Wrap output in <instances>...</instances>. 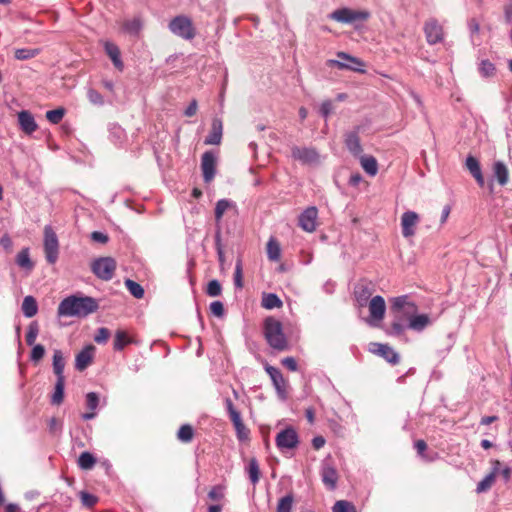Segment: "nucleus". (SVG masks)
Returning a JSON list of instances; mask_svg holds the SVG:
<instances>
[{
  "label": "nucleus",
  "mask_w": 512,
  "mask_h": 512,
  "mask_svg": "<svg viewBox=\"0 0 512 512\" xmlns=\"http://www.w3.org/2000/svg\"><path fill=\"white\" fill-rule=\"evenodd\" d=\"M222 139V122L219 119H214L212 128L209 135L205 139L207 145H218Z\"/></svg>",
  "instance_id": "5701e85b"
},
{
  "label": "nucleus",
  "mask_w": 512,
  "mask_h": 512,
  "mask_svg": "<svg viewBox=\"0 0 512 512\" xmlns=\"http://www.w3.org/2000/svg\"><path fill=\"white\" fill-rule=\"evenodd\" d=\"M44 355H45L44 346L41 344H37V345H34L32 351H31L30 359L33 362H38L44 357Z\"/></svg>",
  "instance_id": "4d7b16f0"
},
{
  "label": "nucleus",
  "mask_w": 512,
  "mask_h": 512,
  "mask_svg": "<svg viewBox=\"0 0 512 512\" xmlns=\"http://www.w3.org/2000/svg\"><path fill=\"white\" fill-rule=\"evenodd\" d=\"M231 207V203L226 199H221L216 203L215 207V219L220 222L224 213Z\"/></svg>",
  "instance_id": "8fccbe9b"
},
{
  "label": "nucleus",
  "mask_w": 512,
  "mask_h": 512,
  "mask_svg": "<svg viewBox=\"0 0 512 512\" xmlns=\"http://www.w3.org/2000/svg\"><path fill=\"white\" fill-rule=\"evenodd\" d=\"M424 33L429 44L439 43L444 38L442 26L435 19H429L424 24Z\"/></svg>",
  "instance_id": "9b49d317"
},
{
  "label": "nucleus",
  "mask_w": 512,
  "mask_h": 512,
  "mask_svg": "<svg viewBox=\"0 0 512 512\" xmlns=\"http://www.w3.org/2000/svg\"><path fill=\"white\" fill-rule=\"evenodd\" d=\"M264 336L270 347L277 351H286L289 348L287 338L283 333L282 323L274 317L264 320Z\"/></svg>",
  "instance_id": "7ed1b4c3"
},
{
  "label": "nucleus",
  "mask_w": 512,
  "mask_h": 512,
  "mask_svg": "<svg viewBox=\"0 0 512 512\" xmlns=\"http://www.w3.org/2000/svg\"><path fill=\"white\" fill-rule=\"evenodd\" d=\"M222 288L218 280L209 281L206 289V293L211 297H217L221 294Z\"/></svg>",
  "instance_id": "6e6d98bb"
},
{
  "label": "nucleus",
  "mask_w": 512,
  "mask_h": 512,
  "mask_svg": "<svg viewBox=\"0 0 512 512\" xmlns=\"http://www.w3.org/2000/svg\"><path fill=\"white\" fill-rule=\"evenodd\" d=\"M197 110H198V102L196 99H193L190 102V104L188 105V107L186 108L184 114L187 117H192L197 113Z\"/></svg>",
  "instance_id": "774afa93"
},
{
  "label": "nucleus",
  "mask_w": 512,
  "mask_h": 512,
  "mask_svg": "<svg viewBox=\"0 0 512 512\" xmlns=\"http://www.w3.org/2000/svg\"><path fill=\"white\" fill-rule=\"evenodd\" d=\"M96 463L95 457L90 452H82L78 458V465L83 470H90Z\"/></svg>",
  "instance_id": "58836bf2"
},
{
  "label": "nucleus",
  "mask_w": 512,
  "mask_h": 512,
  "mask_svg": "<svg viewBox=\"0 0 512 512\" xmlns=\"http://www.w3.org/2000/svg\"><path fill=\"white\" fill-rule=\"evenodd\" d=\"M266 372L270 376L280 399L285 400L288 394V381L284 378L282 372L273 366H266Z\"/></svg>",
  "instance_id": "9d476101"
},
{
  "label": "nucleus",
  "mask_w": 512,
  "mask_h": 512,
  "mask_svg": "<svg viewBox=\"0 0 512 512\" xmlns=\"http://www.w3.org/2000/svg\"><path fill=\"white\" fill-rule=\"evenodd\" d=\"M318 211L314 206L306 208L299 216V226L306 232H314L316 230V219Z\"/></svg>",
  "instance_id": "2eb2a0df"
},
{
  "label": "nucleus",
  "mask_w": 512,
  "mask_h": 512,
  "mask_svg": "<svg viewBox=\"0 0 512 512\" xmlns=\"http://www.w3.org/2000/svg\"><path fill=\"white\" fill-rule=\"evenodd\" d=\"M419 222V215L414 211H407L401 217L402 235L405 238L415 235V228Z\"/></svg>",
  "instance_id": "4468645a"
},
{
  "label": "nucleus",
  "mask_w": 512,
  "mask_h": 512,
  "mask_svg": "<svg viewBox=\"0 0 512 512\" xmlns=\"http://www.w3.org/2000/svg\"><path fill=\"white\" fill-rule=\"evenodd\" d=\"M98 403H99V398L95 392H89L86 395V405H87V408L90 410V412L84 413L82 415V418L84 420H90L96 416L95 410L98 406Z\"/></svg>",
  "instance_id": "bb28decb"
},
{
  "label": "nucleus",
  "mask_w": 512,
  "mask_h": 512,
  "mask_svg": "<svg viewBox=\"0 0 512 512\" xmlns=\"http://www.w3.org/2000/svg\"><path fill=\"white\" fill-rule=\"evenodd\" d=\"M370 13L365 10H352L350 8H341L333 11L330 18L340 23H353L355 21H366Z\"/></svg>",
  "instance_id": "6e6552de"
},
{
  "label": "nucleus",
  "mask_w": 512,
  "mask_h": 512,
  "mask_svg": "<svg viewBox=\"0 0 512 512\" xmlns=\"http://www.w3.org/2000/svg\"><path fill=\"white\" fill-rule=\"evenodd\" d=\"M125 286L128 289V291L135 298H137V299L143 298V296H144V289H143V287L139 283H137V282H135V281H133L131 279H126L125 280Z\"/></svg>",
  "instance_id": "79ce46f5"
},
{
  "label": "nucleus",
  "mask_w": 512,
  "mask_h": 512,
  "mask_svg": "<svg viewBox=\"0 0 512 512\" xmlns=\"http://www.w3.org/2000/svg\"><path fill=\"white\" fill-rule=\"evenodd\" d=\"M65 112L66 111L63 107L54 110H49L46 112V118L52 124H58L63 119Z\"/></svg>",
  "instance_id": "a18cd8bd"
},
{
  "label": "nucleus",
  "mask_w": 512,
  "mask_h": 512,
  "mask_svg": "<svg viewBox=\"0 0 512 512\" xmlns=\"http://www.w3.org/2000/svg\"><path fill=\"white\" fill-rule=\"evenodd\" d=\"M479 71L483 77H493L496 74L495 65L489 60H482Z\"/></svg>",
  "instance_id": "de8ad7c7"
},
{
  "label": "nucleus",
  "mask_w": 512,
  "mask_h": 512,
  "mask_svg": "<svg viewBox=\"0 0 512 512\" xmlns=\"http://www.w3.org/2000/svg\"><path fill=\"white\" fill-rule=\"evenodd\" d=\"M321 478L322 482L329 490H334L336 488L339 475L335 467L325 461L321 469Z\"/></svg>",
  "instance_id": "f3484780"
},
{
  "label": "nucleus",
  "mask_w": 512,
  "mask_h": 512,
  "mask_svg": "<svg viewBox=\"0 0 512 512\" xmlns=\"http://www.w3.org/2000/svg\"><path fill=\"white\" fill-rule=\"evenodd\" d=\"M94 350V346L88 345L76 355L75 367L77 370L83 371L92 363Z\"/></svg>",
  "instance_id": "aec40b11"
},
{
  "label": "nucleus",
  "mask_w": 512,
  "mask_h": 512,
  "mask_svg": "<svg viewBox=\"0 0 512 512\" xmlns=\"http://www.w3.org/2000/svg\"><path fill=\"white\" fill-rule=\"evenodd\" d=\"M79 496H80L82 504L87 508L94 507L96 505V503L98 502V498L95 495L90 494L86 491H81L79 493Z\"/></svg>",
  "instance_id": "864d4df0"
},
{
  "label": "nucleus",
  "mask_w": 512,
  "mask_h": 512,
  "mask_svg": "<svg viewBox=\"0 0 512 512\" xmlns=\"http://www.w3.org/2000/svg\"><path fill=\"white\" fill-rule=\"evenodd\" d=\"M234 284L237 288L243 287V269H242V261L240 259L237 260L234 271Z\"/></svg>",
  "instance_id": "5fc2aeb1"
},
{
  "label": "nucleus",
  "mask_w": 512,
  "mask_h": 512,
  "mask_svg": "<svg viewBox=\"0 0 512 512\" xmlns=\"http://www.w3.org/2000/svg\"><path fill=\"white\" fill-rule=\"evenodd\" d=\"M0 244L7 253L12 252L13 242L8 234H5L1 237Z\"/></svg>",
  "instance_id": "69168bd1"
},
{
  "label": "nucleus",
  "mask_w": 512,
  "mask_h": 512,
  "mask_svg": "<svg viewBox=\"0 0 512 512\" xmlns=\"http://www.w3.org/2000/svg\"><path fill=\"white\" fill-rule=\"evenodd\" d=\"M370 352L383 357L387 362L391 364H397L399 362V355L387 344L381 343H370Z\"/></svg>",
  "instance_id": "dca6fc26"
},
{
  "label": "nucleus",
  "mask_w": 512,
  "mask_h": 512,
  "mask_svg": "<svg viewBox=\"0 0 512 512\" xmlns=\"http://www.w3.org/2000/svg\"><path fill=\"white\" fill-rule=\"evenodd\" d=\"M247 472L252 484L255 485L256 483H258V481L260 480L261 473L258 461L255 458H251L249 460Z\"/></svg>",
  "instance_id": "4c0bfd02"
},
{
  "label": "nucleus",
  "mask_w": 512,
  "mask_h": 512,
  "mask_svg": "<svg viewBox=\"0 0 512 512\" xmlns=\"http://www.w3.org/2000/svg\"><path fill=\"white\" fill-rule=\"evenodd\" d=\"M371 295L370 288L364 285L358 286L355 290V297L360 306H365Z\"/></svg>",
  "instance_id": "a19ab883"
},
{
  "label": "nucleus",
  "mask_w": 512,
  "mask_h": 512,
  "mask_svg": "<svg viewBox=\"0 0 512 512\" xmlns=\"http://www.w3.org/2000/svg\"><path fill=\"white\" fill-rule=\"evenodd\" d=\"M493 173L495 178L497 179V182L500 185L504 186L507 184L509 179V172L506 165L503 162L497 161L494 163Z\"/></svg>",
  "instance_id": "a878e982"
},
{
  "label": "nucleus",
  "mask_w": 512,
  "mask_h": 512,
  "mask_svg": "<svg viewBox=\"0 0 512 512\" xmlns=\"http://www.w3.org/2000/svg\"><path fill=\"white\" fill-rule=\"evenodd\" d=\"M360 163L364 171L370 176H375L378 172V163L375 157L363 155L360 158Z\"/></svg>",
  "instance_id": "c756f323"
},
{
  "label": "nucleus",
  "mask_w": 512,
  "mask_h": 512,
  "mask_svg": "<svg viewBox=\"0 0 512 512\" xmlns=\"http://www.w3.org/2000/svg\"><path fill=\"white\" fill-rule=\"evenodd\" d=\"M292 157L296 160L301 161L302 163H314L319 159V155L313 148H301V147H293L291 150Z\"/></svg>",
  "instance_id": "a211bd4d"
},
{
  "label": "nucleus",
  "mask_w": 512,
  "mask_h": 512,
  "mask_svg": "<svg viewBox=\"0 0 512 512\" xmlns=\"http://www.w3.org/2000/svg\"><path fill=\"white\" fill-rule=\"evenodd\" d=\"M215 247H216V251H217V254H218V260H219L220 263H223L225 261V257H224V251H223L222 243H221L220 231H217L216 235H215Z\"/></svg>",
  "instance_id": "052dcab7"
},
{
  "label": "nucleus",
  "mask_w": 512,
  "mask_h": 512,
  "mask_svg": "<svg viewBox=\"0 0 512 512\" xmlns=\"http://www.w3.org/2000/svg\"><path fill=\"white\" fill-rule=\"evenodd\" d=\"M293 496L291 494L282 497L277 504V512H292Z\"/></svg>",
  "instance_id": "49530a36"
},
{
  "label": "nucleus",
  "mask_w": 512,
  "mask_h": 512,
  "mask_svg": "<svg viewBox=\"0 0 512 512\" xmlns=\"http://www.w3.org/2000/svg\"><path fill=\"white\" fill-rule=\"evenodd\" d=\"M64 386L65 379H57L55 384L54 393L51 398V403L54 405H60L64 399Z\"/></svg>",
  "instance_id": "e433bc0d"
},
{
  "label": "nucleus",
  "mask_w": 512,
  "mask_h": 512,
  "mask_svg": "<svg viewBox=\"0 0 512 512\" xmlns=\"http://www.w3.org/2000/svg\"><path fill=\"white\" fill-rule=\"evenodd\" d=\"M41 52L40 48H18L14 51V57L17 60H28L38 56Z\"/></svg>",
  "instance_id": "f704fd0d"
},
{
  "label": "nucleus",
  "mask_w": 512,
  "mask_h": 512,
  "mask_svg": "<svg viewBox=\"0 0 512 512\" xmlns=\"http://www.w3.org/2000/svg\"><path fill=\"white\" fill-rule=\"evenodd\" d=\"M261 305L263 308L271 310L274 308H281L283 306V302L274 293H264L262 296Z\"/></svg>",
  "instance_id": "7c9ffc66"
},
{
  "label": "nucleus",
  "mask_w": 512,
  "mask_h": 512,
  "mask_svg": "<svg viewBox=\"0 0 512 512\" xmlns=\"http://www.w3.org/2000/svg\"><path fill=\"white\" fill-rule=\"evenodd\" d=\"M210 311L214 316L221 318L225 312L223 303L220 301L212 302L210 304Z\"/></svg>",
  "instance_id": "680f3d73"
},
{
  "label": "nucleus",
  "mask_w": 512,
  "mask_h": 512,
  "mask_svg": "<svg viewBox=\"0 0 512 512\" xmlns=\"http://www.w3.org/2000/svg\"><path fill=\"white\" fill-rule=\"evenodd\" d=\"M390 310L394 320L388 333L401 336L405 330L404 323H410L413 314L418 312V308L413 302L409 301L408 296L403 295L392 299Z\"/></svg>",
  "instance_id": "f257e3e1"
},
{
  "label": "nucleus",
  "mask_w": 512,
  "mask_h": 512,
  "mask_svg": "<svg viewBox=\"0 0 512 512\" xmlns=\"http://www.w3.org/2000/svg\"><path fill=\"white\" fill-rule=\"evenodd\" d=\"M105 51L106 54L109 56L111 61L113 62V65L115 68H117L119 71H122L124 68V64L121 60V52L117 45L111 42H105Z\"/></svg>",
  "instance_id": "4be33fe9"
},
{
  "label": "nucleus",
  "mask_w": 512,
  "mask_h": 512,
  "mask_svg": "<svg viewBox=\"0 0 512 512\" xmlns=\"http://www.w3.org/2000/svg\"><path fill=\"white\" fill-rule=\"evenodd\" d=\"M87 97H88L89 101L94 105H103L104 104L103 96L95 89H89L87 92Z\"/></svg>",
  "instance_id": "13d9d810"
},
{
  "label": "nucleus",
  "mask_w": 512,
  "mask_h": 512,
  "mask_svg": "<svg viewBox=\"0 0 512 512\" xmlns=\"http://www.w3.org/2000/svg\"><path fill=\"white\" fill-rule=\"evenodd\" d=\"M225 406L229 413L230 420L234 419L235 417L241 416L240 412L235 408V406L230 398L225 399Z\"/></svg>",
  "instance_id": "0e129e2a"
},
{
  "label": "nucleus",
  "mask_w": 512,
  "mask_h": 512,
  "mask_svg": "<svg viewBox=\"0 0 512 512\" xmlns=\"http://www.w3.org/2000/svg\"><path fill=\"white\" fill-rule=\"evenodd\" d=\"M22 312L27 318L34 317L38 312V305L33 296H26L22 303Z\"/></svg>",
  "instance_id": "2f4dec72"
},
{
  "label": "nucleus",
  "mask_w": 512,
  "mask_h": 512,
  "mask_svg": "<svg viewBox=\"0 0 512 512\" xmlns=\"http://www.w3.org/2000/svg\"><path fill=\"white\" fill-rule=\"evenodd\" d=\"M131 342L132 339L128 336L127 332L124 330H117L115 333L113 348L114 350L121 351Z\"/></svg>",
  "instance_id": "72a5a7b5"
},
{
  "label": "nucleus",
  "mask_w": 512,
  "mask_h": 512,
  "mask_svg": "<svg viewBox=\"0 0 512 512\" xmlns=\"http://www.w3.org/2000/svg\"><path fill=\"white\" fill-rule=\"evenodd\" d=\"M170 31L186 40L193 39L196 35L192 21L183 15L174 17L169 23Z\"/></svg>",
  "instance_id": "39448f33"
},
{
  "label": "nucleus",
  "mask_w": 512,
  "mask_h": 512,
  "mask_svg": "<svg viewBox=\"0 0 512 512\" xmlns=\"http://www.w3.org/2000/svg\"><path fill=\"white\" fill-rule=\"evenodd\" d=\"M225 406L229 413L230 420L234 419L235 417L241 416L240 412L235 408V406L230 398L225 399Z\"/></svg>",
  "instance_id": "e2e57ef3"
},
{
  "label": "nucleus",
  "mask_w": 512,
  "mask_h": 512,
  "mask_svg": "<svg viewBox=\"0 0 512 512\" xmlns=\"http://www.w3.org/2000/svg\"><path fill=\"white\" fill-rule=\"evenodd\" d=\"M38 333H39V326H38L37 322H32L28 326V330H27V333L25 336L27 345H29V346L34 345L36 338L38 336Z\"/></svg>",
  "instance_id": "09e8293b"
},
{
  "label": "nucleus",
  "mask_w": 512,
  "mask_h": 512,
  "mask_svg": "<svg viewBox=\"0 0 512 512\" xmlns=\"http://www.w3.org/2000/svg\"><path fill=\"white\" fill-rule=\"evenodd\" d=\"M267 257L270 261L277 262L281 258V247L279 242L271 237L266 246Z\"/></svg>",
  "instance_id": "c85d7f7f"
},
{
  "label": "nucleus",
  "mask_w": 512,
  "mask_h": 512,
  "mask_svg": "<svg viewBox=\"0 0 512 512\" xmlns=\"http://www.w3.org/2000/svg\"><path fill=\"white\" fill-rule=\"evenodd\" d=\"M18 122L21 130L26 134H32L38 129L34 116L27 110H22L18 113Z\"/></svg>",
  "instance_id": "6ab92c4d"
},
{
  "label": "nucleus",
  "mask_w": 512,
  "mask_h": 512,
  "mask_svg": "<svg viewBox=\"0 0 512 512\" xmlns=\"http://www.w3.org/2000/svg\"><path fill=\"white\" fill-rule=\"evenodd\" d=\"M333 512H356L355 506L345 500H339L337 501L333 508Z\"/></svg>",
  "instance_id": "603ef678"
},
{
  "label": "nucleus",
  "mask_w": 512,
  "mask_h": 512,
  "mask_svg": "<svg viewBox=\"0 0 512 512\" xmlns=\"http://www.w3.org/2000/svg\"><path fill=\"white\" fill-rule=\"evenodd\" d=\"M194 437V429L189 424L182 425L178 432H177V438L183 443H189L192 441Z\"/></svg>",
  "instance_id": "ea45409f"
},
{
  "label": "nucleus",
  "mask_w": 512,
  "mask_h": 512,
  "mask_svg": "<svg viewBox=\"0 0 512 512\" xmlns=\"http://www.w3.org/2000/svg\"><path fill=\"white\" fill-rule=\"evenodd\" d=\"M337 56L343 61L330 59L327 61V66H336L339 69H347L360 73L365 72V63L361 59L353 57L345 52H338Z\"/></svg>",
  "instance_id": "423d86ee"
},
{
  "label": "nucleus",
  "mask_w": 512,
  "mask_h": 512,
  "mask_svg": "<svg viewBox=\"0 0 512 512\" xmlns=\"http://www.w3.org/2000/svg\"><path fill=\"white\" fill-rule=\"evenodd\" d=\"M116 267V261L112 257H100L91 263L92 272L103 281H109L114 277Z\"/></svg>",
  "instance_id": "20e7f679"
},
{
  "label": "nucleus",
  "mask_w": 512,
  "mask_h": 512,
  "mask_svg": "<svg viewBox=\"0 0 512 512\" xmlns=\"http://www.w3.org/2000/svg\"><path fill=\"white\" fill-rule=\"evenodd\" d=\"M98 307V302L92 297L69 296L60 302L57 312L59 316L86 317Z\"/></svg>",
  "instance_id": "f03ea898"
},
{
  "label": "nucleus",
  "mask_w": 512,
  "mask_h": 512,
  "mask_svg": "<svg viewBox=\"0 0 512 512\" xmlns=\"http://www.w3.org/2000/svg\"><path fill=\"white\" fill-rule=\"evenodd\" d=\"M333 111V103L330 100H326L321 104L320 112L324 117H328Z\"/></svg>",
  "instance_id": "338daca9"
},
{
  "label": "nucleus",
  "mask_w": 512,
  "mask_h": 512,
  "mask_svg": "<svg viewBox=\"0 0 512 512\" xmlns=\"http://www.w3.org/2000/svg\"><path fill=\"white\" fill-rule=\"evenodd\" d=\"M141 20L139 18H133L131 20H125L122 24L124 31L130 34H137L141 29Z\"/></svg>",
  "instance_id": "37998d69"
},
{
  "label": "nucleus",
  "mask_w": 512,
  "mask_h": 512,
  "mask_svg": "<svg viewBox=\"0 0 512 512\" xmlns=\"http://www.w3.org/2000/svg\"><path fill=\"white\" fill-rule=\"evenodd\" d=\"M201 169L204 181L209 183L216 173V157L212 151H206L201 157Z\"/></svg>",
  "instance_id": "f8f14e48"
},
{
  "label": "nucleus",
  "mask_w": 512,
  "mask_h": 512,
  "mask_svg": "<svg viewBox=\"0 0 512 512\" xmlns=\"http://www.w3.org/2000/svg\"><path fill=\"white\" fill-rule=\"evenodd\" d=\"M109 337H110L109 329L102 327V328L98 329V331L94 337V340H95V342L100 344V343H105L109 339Z\"/></svg>",
  "instance_id": "bf43d9fd"
},
{
  "label": "nucleus",
  "mask_w": 512,
  "mask_h": 512,
  "mask_svg": "<svg viewBox=\"0 0 512 512\" xmlns=\"http://www.w3.org/2000/svg\"><path fill=\"white\" fill-rule=\"evenodd\" d=\"M345 144L347 149L355 156L360 155L363 151L357 132L348 133L345 138Z\"/></svg>",
  "instance_id": "b1692460"
},
{
  "label": "nucleus",
  "mask_w": 512,
  "mask_h": 512,
  "mask_svg": "<svg viewBox=\"0 0 512 512\" xmlns=\"http://www.w3.org/2000/svg\"><path fill=\"white\" fill-rule=\"evenodd\" d=\"M368 308L371 318L370 323L380 322L384 319L386 303L382 296L377 295L371 298V300L368 303Z\"/></svg>",
  "instance_id": "ddd939ff"
},
{
  "label": "nucleus",
  "mask_w": 512,
  "mask_h": 512,
  "mask_svg": "<svg viewBox=\"0 0 512 512\" xmlns=\"http://www.w3.org/2000/svg\"><path fill=\"white\" fill-rule=\"evenodd\" d=\"M65 361L60 350H55L53 354V371L57 379H65L64 377Z\"/></svg>",
  "instance_id": "473e14b6"
},
{
  "label": "nucleus",
  "mask_w": 512,
  "mask_h": 512,
  "mask_svg": "<svg viewBox=\"0 0 512 512\" xmlns=\"http://www.w3.org/2000/svg\"><path fill=\"white\" fill-rule=\"evenodd\" d=\"M225 497V486L224 485H215L208 492V498L211 501L218 502L223 500Z\"/></svg>",
  "instance_id": "c03bdc74"
},
{
  "label": "nucleus",
  "mask_w": 512,
  "mask_h": 512,
  "mask_svg": "<svg viewBox=\"0 0 512 512\" xmlns=\"http://www.w3.org/2000/svg\"><path fill=\"white\" fill-rule=\"evenodd\" d=\"M465 166L468 169V171L471 173V175L475 178V180L479 184V186L483 187L484 186V177H483V174L481 171L479 161L474 156L469 155L466 158Z\"/></svg>",
  "instance_id": "412c9836"
},
{
  "label": "nucleus",
  "mask_w": 512,
  "mask_h": 512,
  "mask_svg": "<svg viewBox=\"0 0 512 512\" xmlns=\"http://www.w3.org/2000/svg\"><path fill=\"white\" fill-rule=\"evenodd\" d=\"M495 482L494 474H488L483 480H481L476 488L477 493H483L488 491Z\"/></svg>",
  "instance_id": "3c124183"
},
{
  "label": "nucleus",
  "mask_w": 512,
  "mask_h": 512,
  "mask_svg": "<svg viewBox=\"0 0 512 512\" xmlns=\"http://www.w3.org/2000/svg\"><path fill=\"white\" fill-rule=\"evenodd\" d=\"M16 263L17 265L27 270L28 272H31L34 268V263L30 259L29 255V248H23L16 256Z\"/></svg>",
  "instance_id": "cd10ccee"
},
{
  "label": "nucleus",
  "mask_w": 512,
  "mask_h": 512,
  "mask_svg": "<svg viewBox=\"0 0 512 512\" xmlns=\"http://www.w3.org/2000/svg\"><path fill=\"white\" fill-rule=\"evenodd\" d=\"M430 323L431 320L427 314L418 315L417 313H415L413 314L411 321L408 324V328L420 332L424 330L428 325H430Z\"/></svg>",
  "instance_id": "393cba45"
},
{
  "label": "nucleus",
  "mask_w": 512,
  "mask_h": 512,
  "mask_svg": "<svg viewBox=\"0 0 512 512\" xmlns=\"http://www.w3.org/2000/svg\"><path fill=\"white\" fill-rule=\"evenodd\" d=\"M44 252L49 264L56 263L59 255V242L51 226L44 227Z\"/></svg>",
  "instance_id": "0eeeda50"
},
{
  "label": "nucleus",
  "mask_w": 512,
  "mask_h": 512,
  "mask_svg": "<svg viewBox=\"0 0 512 512\" xmlns=\"http://www.w3.org/2000/svg\"><path fill=\"white\" fill-rule=\"evenodd\" d=\"M275 442L281 451L292 450L298 447L299 436L293 427H287L277 434Z\"/></svg>",
  "instance_id": "1a4fd4ad"
},
{
  "label": "nucleus",
  "mask_w": 512,
  "mask_h": 512,
  "mask_svg": "<svg viewBox=\"0 0 512 512\" xmlns=\"http://www.w3.org/2000/svg\"><path fill=\"white\" fill-rule=\"evenodd\" d=\"M239 440H247L249 438V429L245 426L241 416L231 419Z\"/></svg>",
  "instance_id": "c9c22d12"
}]
</instances>
